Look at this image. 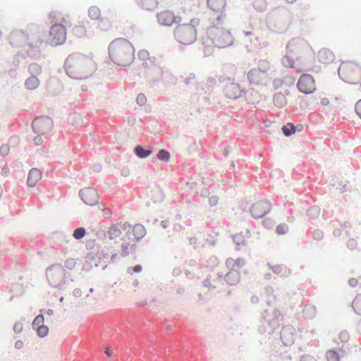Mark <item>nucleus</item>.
<instances>
[{"label":"nucleus","mask_w":361,"mask_h":361,"mask_svg":"<svg viewBox=\"0 0 361 361\" xmlns=\"http://www.w3.org/2000/svg\"><path fill=\"white\" fill-rule=\"evenodd\" d=\"M265 73L266 70L262 67L252 68L247 73V79L250 84L258 85Z\"/></svg>","instance_id":"a211bd4d"},{"label":"nucleus","mask_w":361,"mask_h":361,"mask_svg":"<svg viewBox=\"0 0 361 361\" xmlns=\"http://www.w3.org/2000/svg\"><path fill=\"white\" fill-rule=\"evenodd\" d=\"M9 44L14 47H21L29 43L27 35L21 30H13L8 36Z\"/></svg>","instance_id":"ddd939ff"},{"label":"nucleus","mask_w":361,"mask_h":361,"mask_svg":"<svg viewBox=\"0 0 361 361\" xmlns=\"http://www.w3.org/2000/svg\"><path fill=\"white\" fill-rule=\"evenodd\" d=\"M146 102H147V98H146L145 95L143 93L138 94V95L137 96V98H136L137 104L139 106H142L146 104Z\"/></svg>","instance_id":"5fc2aeb1"},{"label":"nucleus","mask_w":361,"mask_h":361,"mask_svg":"<svg viewBox=\"0 0 361 361\" xmlns=\"http://www.w3.org/2000/svg\"><path fill=\"white\" fill-rule=\"evenodd\" d=\"M342 68L343 71H355L356 69H358L361 72V67L358 63L353 61H347L345 62H343L341 65L338 68V73L341 80L346 82L344 78H342L340 74V71Z\"/></svg>","instance_id":"5701e85b"},{"label":"nucleus","mask_w":361,"mask_h":361,"mask_svg":"<svg viewBox=\"0 0 361 361\" xmlns=\"http://www.w3.org/2000/svg\"><path fill=\"white\" fill-rule=\"evenodd\" d=\"M133 234L136 239V241H140L145 235H146V229L145 228L140 224H135L132 228Z\"/></svg>","instance_id":"bb28decb"},{"label":"nucleus","mask_w":361,"mask_h":361,"mask_svg":"<svg viewBox=\"0 0 361 361\" xmlns=\"http://www.w3.org/2000/svg\"><path fill=\"white\" fill-rule=\"evenodd\" d=\"M173 35L178 42L190 45L197 39V30L196 28L187 25L186 23L179 24V26L176 27Z\"/></svg>","instance_id":"39448f33"},{"label":"nucleus","mask_w":361,"mask_h":361,"mask_svg":"<svg viewBox=\"0 0 361 361\" xmlns=\"http://www.w3.org/2000/svg\"><path fill=\"white\" fill-rule=\"evenodd\" d=\"M271 207L269 201L262 200L252 204L250 212L253 218L261 219L270 212Z\"/></svg>","instance_id":"1a4fd4ad"},{"label":"nucleus","mask_w":361,"mask_h":361,"mask_svg":"<svg viewBox=\"0 0 361 361\" xmlns=\"http://www.w3.org/2000/svg\"><path fill=\"white\" fill-rule=\"evenodd\" d=\"M138 58L142 61H146L147 59H149L150 61H152L151 58L149 57V52L145 49L139 51Z\"/></svg>","instance_id":"3c124183"},{"label":"nucleus","mask_w":361,"mask_h":361,"mask_svg":"<svg viewBox=\"0 0 361 361\" xmlns=\"http://www.w3.org/2000/svg\"><path fill=\"white\" fill-rule=\"evenodd\" d=\"M297 87L299 92L305 94H310L316 90L314 79L311 75L303 73L298 80Z\"/></svg>","instance_id":"9d476101"},{"label":"nucleus","mask_w":361,"mask_h":361,"mask_svg":"<svg viewBox=\"0 0 361 361\" xmlns=\"http://www.w3.org/2000/svg\"><path fill=\"white\" fill-rule=\"evenodd\" d=\"M280 338L284 345H290L295 341V329L291 325H287L282 328L280 332Z\"/></svg>","instance_id":"dca6fc26"},{"label":"nucleus","mask_w":361,"mask_h":361,"mask_svg":"<svg viewBox=\"0 0 361 361\" xmlns=\"http://www.w3.org/2000/svg\"><path fill=\"white\" fill-rule=\"evenodd\" d=\"M291 13L284 7L276 8L269 15V20L272 23L274 31L284 33L291 22Z\"/></svg>","instance_id":"f03ea898"},{"label":"nucleus","mask_w":361,"mask_h":361,"mask_svg":"<svg viewBox=\"0 0 361 361\" xmlns=\"http://www.w3.org/2000/svg\"><path fill=\"white\" fill-rule=\"evenodd\" d=\"M106 228V227H104V228H99L97 231L94 229L93 231H95V235H97L98 239L104 240L106 238L108 235Z\"/></svg>","instance_id":"a18cd8bd"},{"label":"nucleus","mask_w":361,"mask_h":361,"mask_svg":"<svg viewBox=\"0 0 361 361\" xmlns=\"http://www.w3.org/2000/svg\"><path fill=\"white\" fill-rule=\"evenodd\" d=\"M142 270V267L140 264H137L135 267H130L127 269V272L129 274H133V273H140Z\"/></svg>","instance_id":"603ef678"},{"label":"nucleus","mask_w":361,"mask_h":361,"mask_svg":"<svg viewBox=\"0 0 361 361\" xmlns=\"http://www.w3.org/2000/svg\"><path fill=\"white\" fill-rule=\"evenodd\" d=\"M49 35L47 39H45L46 44H49L53 47L62 44L66 38V30L63 25L61 24H54L49 29Z\"/></svg>","instance_id":"6e6552de"},{"label":"nucleus","mask_w":361,"mask_h":361,"mask_svg":"<svg viewBox=\"0 0 361 361\" xmlns=\"http://www.w3.org/2000/svg\"><path fill=\"white\" fill-rule=\"evenodd\" d=\"M320 214V209L317 205H313L309 207L307 210V216L310 218L314 219H316Z\"/></svg>","instance_id":"c9c22d12"},{"label":"nucleus","mask_w":361,"mask_h":361,"mask_svg":"<svg viewBox=\"0 0 361 361\" xmlns=\"http://www.w3.org/2000/svg\"><path fill=\"white\" fill-rule=\"evenodd\" d=\"M108 236L111 240L116 238L121 234V230L118 224H113L107 230Z\"/></svg>","instance_id":"473e14b6"},{"label":"nucleus","mask_w":361,"mask_h":361,"mask_svg":"<svg viewBox=\"0 0 361 361\" xmlns=\"http://www.w3.org/2000/svg\"><path fill=\"white\" fill-rule=\"evenodd\" d=\"M269 314L267 310H264L262 313L261 325L259 326L258 331L261 334L268 333L271 334L275 329L279 326V322L282 320V313L278 310L275 309L273 312V318L269 319Z\"/></svg>","instance_id":"20e7f679"},{"label":"nucleus","mask_w":361,"mask_h":361,"mask_svg":"<svg viewBox=\"0 0 361 361\" xmlns=\"http://www.w3.org/2000/svg\"><path fill=\"white\" fill-rule=\"evenodd\" d=\"M87 60V58L81 54H71L66 59L64 63V68L66 75L74 80H84L87 76H82L79 75L75 69L79 66L80 62Z\"/></svg>","instance_id":"423d86ee"},{"label":"nucleus","mask_w":361,"mask_h":361,"mask_svg":"<svg viewBox=\"0 0 361 361\" xmlns=\"http://www.w3.org/2000/svg\"><path fill=\"white\" fill-rule=\"evenodd\" d=\"M254 8L259 11L263 12L267 7V3L265 0H255L253 2Z\"/></svg>","instance_id":"a19ab883"},{"label":"nucleus","mask_w":361,"mask_h":361,"mask_svg":"<svg viewBox=\"0 0 361 361\" xmlns=\"http://www.w3.org/2000/svg\"><path fill=\"white\" fill-rule=\"evenodd\" d=\"M264 226L267 229H271L274 226V221L269 218H267L263 221Z\"/></svg>","instance_id":"13d9d810"},{"label":"nucleus","mask_w":361,"mask_h":361,"mask_svg":"<svg viewBox=\"0 0 361 361\" xmlns=\"http://www.w3.org/2000/svg\"><path fill=\"white\" fill-rule=\"evenodd\" d=\"M288 226L285 224H280L276 228V233L278 235H284L288 232Z\"/></svg>","instance_id":"09e8293b"},{"label":"nucleus","mask_w":361,"mask_h":361,"mask_svg":"<svg viewBox=\"0 0 361 361\" xmlns=\"http://www.w3.org/2000/svg\"><path fill=\"white\" fill-rule=\"evenodd\" d=\"M345 351L342 348H331L326 353L328 361H339L343 357Z\"/></svg>","instance_id":"a878e982"},{"label":"nucleus","mask_w":361,"mask_h":361,"mask_svg":"<svg viewBox=\"0 0 361 361\" xmlns=\"http://www.w3.org/2000/svg\"><path fill=\"white\" fill-rule=\"evenodd\" d=\"M47 280L52 287L61 288L66 282V271L60 264H52L46 270Z\"/></svg>","instance_id":"0eeeda50"},{"label":"nucleus","mask_w":361,"mask_h":361,"mask_svg":"<svg viewBox=\"0 0 361 361\" xmlns=\"http://www.w3.org/2000/svg\"><path fill=\"white\" fill-rule=\"evenodd\" d=\"M357 243L353 238H350L347 242V247L351 250H355L357 247Z\"/></svg>","instance_id":"680f3d73"},{"label":"nucleus","mask_w":361,"mask_h":361,"mask_svg":"<svg viewBox=\"0 0 361 361\" xmlns=\"http://www.w3.org/2000/svg\"><path fill=\"white\" fill-rule=\"evenodd\" d=\"M31 75L37 76L42 73V67L37 63H32L28 67Z\"/></svg>","instance_id":"4c0bfd02"},{"label":"nucleus","mask_w":361,"mask_h":361,"mask_svg":"<svg viewBox=\"0 0 361 361\" xmlns=\"http://www.w3.org/2000/svg\"><path fill=\"white\" fill-rule=\"evenodd\" d=\"M86 234V229L84 227H78L73 233V237L76 240H81Z\"/></svg>","instance_id":"79ce46f5"},{"label":"nucleus","mask_w":361,"mask_h":361,"mask_svg":"<svg viewBox=\"0 0 361 361\" xmlns=\"http://www.w3.org/2000/svg\"><path fill=\"white\" fill-rule=\"evenodd\" d=\"M273 101L275 106L278 107H283L286 105L287 100L284 94L279 92L275 93L273 96Z\"/></svg>","instance_id":"7c9ffc66"},{"label":"nucleus","mask_w":361,"mask_h":361,"mask_svg":"<svg viewBox=\"0 0 361 361\" xmlns=\"http://www.w3.org/2000/svg\"><path fill=\"white\" fill-rule=\"evenodd\" d=\"M53 121L49 116H42L34 120L32 124L33 131L37 134H44L51 130Z\"/></svg>","instance_id":"9b49d317"},{"label":"nucleus","mask_w":361,"mask_h":361,"mask_svg":"<svg viewBox=\"0 0 361 361\" xmlns=\"http://www.w3.org/2000/svg\"><path fill=\"white\" fill-rule=\"evenodd\" d=\"M233 243L236 246L244 245L246 244V240L243 233H236L232 235Z\"/></svg>","instance_id":"f704fd0d"},{"label":"nucleus","mask_w":361,"mask_h":361,"mask_svg":"<svg viewBox=\"0 0 361 361\" xmlns=\"http://www.w3.org/2000/svg\"><path fill=\"white\" fill-rule=\"evenodd\" d=\"M121 230L126 231L127 233L130 232V230H132V226L128 222H125L124 224H118Z\"/></svg>","instance_id":"0e129e2a"},{"label":"nucleus","mask_w":361,"mask_h":361,"mask_svg":"<svg viewBox=\"0 0 361 361\" xmlns=\"http://www.w3.org/2000/svg\"><path fill=\"white\" fill-rule=\"evenodd\" d=\"M39 85V79L37 76L31 75L25 82V86L27 90H35Z\"/></svg>","instance_id":"c756f323"},{"label":"nucleus","mask_w":361,"mask_h":361,"mask_svg":"<svg viewBox=\"0 0 361 361\" xmlns=\"http://www.w3.org/2000/svg\"><path fill=\"white\" fill-rule=\"evenodd\" d=\"M355 111L357 115L361 118V99L355 105Z\"/></svg>","instance_id":"338daca9"},{"label":"nucleus","mask_w":361,"mask_h":361,"mask_svg":"<svg viewBox=\"0 0 361 361\" xmlns=\"http://www.w3.org/2000/svg\"><path fill=\"white\" fill-rule=\"evenodd\" d=\"M24 32L27 35L29 41L36 42L43 44L45 42L42 35L43 31L40 27L37 24H29Z\"/></svg>","instance_id":"4468645a"},{"label":"nucleus","mask_w":361,"mask_h":361,"mask_svg":"<svg viewBox=\"0 0 361 361\" xmlns=\"http://www.w3.org/2000/svg\"><path fill=\"white\" fill-rule=\"evenodd\" d=\"M207 34L211 37L214 45L224 49L233 45L234 39L231 33L223 27L211 25L207 28Z\"/></svg>","instance_id":"7ed1b4c3"},{"label":"nucleus","mask_w":361,"mask_h":361,"mask_svg":"<svg viewBox=\"0 0 361 361\" xmlns=\"http://www.w3.org/2000/svg\"><path fill=\"white\" fill-rule=\"evenodd\" d=\"M75 261L74 259L69 258L64 262L63 268L66 267L68 269H73L75 267Z\"/></svg>","instance_id":"864d4df0"},{"label":"nucleus","mask_w":361,"mask_h":361,"mask_svg":"<svg viewBox=\"0 0 361 361\" xmlns=\"http://www.w3.org/2000/svg\"><path fill=\"white\" fill-rule=\"evenodd\" d=\"M300 361H317V360L314 357H312L310 355L305 354L301 356Z\"/></svg>","instance_id":"774afa93"},{"label":"nucleus","mask_w":361,"mask_h":361,"mask_svg":"<svg viewBox=\"0 0 361 361\" xmlns=\"http://www.w3.org/2000/svg\"><path fill=\"white\" fill-rule=\"evenodd\" d=\"M89 17L92 20H97L100 17V9L97 6H91L88 10Z\"/></svg>","instance_id":"58836bf2"},{"label":"nucleus","mask_w":361,"mask_h":361,"mask_svg":"<svg viewBox=\"0 0 361 361\" xmlns=\"http://www.w3.org/2000/svg\"><path fill=\"white\" fill-rule=\"evenodd\" d=\"M34 329L37 331V334L40 338H44L48 335L49 328L44 324H41Z\"/></svg>","instance_id":"ea45409f"},{"label":"nucleus","mask_w":361,"mask_h":361,"mask_svg":"<svg viewBox=\"0 0 361 361\" xmlns=\"http://www.w3.org/2000/svg\"><path fill=\"white\" fill-rule=\"evenodd\" d=\"M152 69L156 72V75H161L163 82L167 84H176L177 78L168 70H164L154 66Z\"/></svg>","instance_id":"f3484780"},{"label":"nucleus","mask_w":361,"mask_h":361,"mask_svg":"<svg viewBox=\"0 0 361 361\" xmlns=\"http://www.w3.org/2000/svg\"><path fill=\"white\" fill-rule=\"evenodd\" d=\"M170 157H171L170 153L169 152V151H167L165 149H161L160 150H159L158 153L157 154V159H158L159 160L164 161V162L169 161L170 159Z\"/></svg>","instance_id":"e433bc0d"},{"label":"nucleus","mask_w":361,"mask_h":361,"mask_svg":"<svg viewBox=\"0 0 361 361\" xmlns=\"http://www.w3.org/2000/svg\"><path fill=\"white\" fill-rule=\"evenodd\" d=\"M79 196L87 205L93 206L99 202V195L94 188L89 187L81 189L79 192Z\"/></svg>","instance_id":"f8f14e48"},{"label":"nucleus","mask_w":361,"mask_h":361,"mask_svg":"<svg viewBox=\"0 0 361 361\" xmlns=\"http://www.w3.org/2000/svg\"><path fill=\"white\" fill-rule=\"evenodd\" d=\"M27 46L28 47V54L30 58L34 60H39L42 57L41 49L42 44L29 41Z\"/></svg>","instance_id":"aec40b11"},{"label":"nucleus","mask_w":361,"mask_h":361,"mask_svg":"<svg viewBox=\"0 0 361 361\" xmlns=\"http://www.w3.org/2000/svg\"><path fill=\"white\" fill-rule=\"evenodd\" d=\"M243 90L240 88L239 84L230 82L225 85L224 93L226 97L231 99H237L241 97Z\"/></svg>","instance_id":"2eb2a0df"},{"label":"nucleus","mask_w":361,"mask_h":361,"mask_svg":"<svg viewBox=\"0 0 361 361\" xmlns=\"http://www.w3.org/2000/svg\"><path fill=\"white\" fill-rule=\"evenodd\" d=\"M108 51L109 59L117 66H129L134 61V47L126 38L119 37L114 39L109 44Z\"/></svg>","instance_id":"f257e3e1"},{"label":"nucleus","mask_w":361,"mask_h":361,"mask_svg":"<svg viewBox=\"0 0 361 361\" xmlns=\"http://www.w3.org/2000/svg\"><path fill=\"white\" fill-rule=\"evenodd\" d=\"M281 63L286 68H293L294 65V60L292 57L285 55L281 59Z\"/></svg>","instance_id":"37998d69"},{"label":"nucleus","mask_w":361,"mask_h":361,"mask_svg":"<svg viewBox=\"0 0 361 361\" xmlns=\"http://www.w3.org/2000/svg\"><path fill=\"white\" fill-rule=\"evenodd\" d=\"M324 233L319 229H316L312 233V238L315 240H321L323 238Z\"/></svg>","instance_id":"6e6d98bb"},{"label":"nucleus","mask_w":361,"mask_h":361,"mask_svg":"<svg viewBox=\"0 0 361 361\" xmlns=\"http://www.w3.org/2000/svg\"><path fill=\"white\" fill-rule=\"evenodd\" d=\"M245 264V260L243 258L239 257L236 259L234 262V264H233V267H236L238 268H240L243 266H244Z\"/></svg>","instance_id":"e2e57ef3"},{"label":"nucleus","mask_w":361,"mask_h":361,"mask_svg":"<svg viewBox=\"0 0 361 361\" xmlns=\"http://www.w3.org/2000/svg\"><path fill=\"white\" fill-rule=\"evenodd\" d=\"M146 77L149 83V87H151V88L154 87L155 85V83L160 80L159 75H157V77H154L152 75V74H150L149 73H147Z\"/></svg>","instance_id":"49530a36"},{"label":"nucleus","mask_w":361,"mask_h":361,"mask_svg":"<svg viewBox=\"0 0 361 361\" xmlns=\"http://www.w3.org/2000/svg\"><path fill=\"white\" fill-rule=\"evenodd\" d=\"M10 150L9 145L7 144H3L0 147V154L1 156L5 157L8 154Z\"/></svg>","instance_id":"4d7b16f0"},{"label":"nucleus","mask_w":361,"mask_h":361,"mask_svg":"<svg viewBox=\"0 0 361 361\" xmlns=\"http://www.w3.org/2000/svg\"><path fill=\"white\" fill-rule=\"evenodd\" d=\"M53 237L54 238H59L60 239L59 243H62L63 241L68 243V240L66 239V236L65 235V234L63 233L56 232V233H54Z\"/></svg>","instance_id":"052dcab7"},{"label":"nucleus","mask_w":361,"mask_h":361,"mask_svg":"<svg viewBox=\"0 0 361 361\" xmlns=\"http://www.w3.org/2000/svg\"><path fill=\"white\" fill-rule=\"evenodd\" d=\"M96 257L99 259V260L107 259L109 257V252L108 250H98Z\"/></svg>","instance_id":"8fccbe9b"},{"label":"nucleus","mask_w":361,"mask_h":361,"mask_svg":"<svg viewBox=\"0 0 361 361\" xmlns=\"http://www.w3.org/2000/svg\"><path fill=\"white\" fill-rule=\"evenodd\" d=\"M122 254L121 256L125 257L129 255V244L128 243H123L121 245Z\"/></svg>","instance_id":"bf43d9fd"},{"label":"nucleus","mask_w":361,"mask_h":361,"mask_svg":"<svg viewBox=\"0 0 361 361\" xmlns=\"http://www.w3.org/2000/svg\"><path fill=\"white\" fill-rule=\"evenodd\" d=\"M159 23L161 25L171 26L175 20V15L169 11H162L157 14Z\"/></svg>","instance_id":"6ab92c4d"},{"label":"nucleus","mask_w":361,"mask_h":361,"mask_svg":"<svg viewBox=\"0 0 361 361\" xmlns=\"http://www.w3.org/2000/svg\"><path fill=\"white\" fill-rule=\"evenodd\" d=\"M151 199L154 203H161L165 199L163 191L159 188H155L151 190Z\"/></svg>","instance_id":"cd10ccee"},{"label":"nucleus","mask_w":361,"mask_h":361,"mask_svg":"<svg viewBox=\"0 0 361 361\" xmlns=\"http://www.w3.org/2000/svg\"><path fill=\"white\" fill-rule=\"evenodd\" d=\"M138 4L143 8L147 11H152L157 7V0H137Z\"/></svg>","instance_id":"c85d7f7f"},{"label":"nucleus","mask_w":361,"mask_h":361,"mask_svg":"<svg viewBox=\"0 0 361 361\" xmlns=\"http://www.w3.org/2000/svg\"><path fill=\"white\" fill-rule=\"evenodd\" d=\"M44 317L43 314H38L32 322V327L35 328L41 324H44Z\"/></svg>","instance_id":"de8ad7c7"},{"label":"nucleus","mask_w":361,"mask_h":361,"mask_svg":"<svg viewBox=\"0 0 361 361\" xmlns=\"http://www.w3.org/2000/svg\"><path fill=\"white\" fill-rule=\"evenodd\" d=\"M42 178V172L36 169L32 168L28 173L27 183V185L30 188H33L36 185L37 182L40 180Z\"/></svg>","instance_id":"4be33fe9"},{"label":"nucleus","mask_w":361,"mask_h":361,"mask_svg":"<svg viewBox=\"0 0 361 361\" xmlns=\"http://www.w3.org/2000/svg\"><path fill=\"white\" fill-rule=\"evenodd\" d=\"M240 278V272L232 267L231 269L225 275L224 280L230 286H234L239 283Z\"/></svg>","instance_id":"b1692460"},{"label":"nucleus","mask_w":361,"mask_h":361,"mask_svg":"<svg viewBox=\"0 0 361 361\" xmlns=\"http://www.w3.org/2000/svg\"><path fill=\"white\" fill-rule=\"evenodd\" d=\"M335 59L334 53L329 49H321L318 52V59L320 63L329 64Z\"/></svg>","instance_id":"412c9836"},{"label":"nucleus","mask_w":361,"mask_h":361,"mask_svg":"<svg viewBox=\"0 0 361 361\" xmlns=\"http://www.w3.org/2000/svg\"><path fill=\"white\" fill-rule=\"evenodd\" d=\"M85 32L86 30L83 25H76L73 28V34L78 37L84 36Z\"/></svg>","instance_id":"c03bdc74"},{"label":"nucleus","mask_w":361,"mask_h":361,"mask_svg":"<svg viewBox=\"0 0 361 361\" xmlns=\"http://www.w3.org/2000/svg\"><path fill=\"white\" fill-rule=\"evenodd\" d=\"M23 329V325L21 322H17L13 326V331L15 333H20Z\"/></svg>","instance_id":"69168bd1"},{"label":"nucleus","mask_w":361,"mask_h":361,"mask_svg":"<svg viewBox=\"0 0 361 361\" xmlns=\"http://www.w3.org/2000/svg\"><path fill=\"white\" fill-rule=\"evenodd\" d=\"M135 154L140 159H145L153 152V147L147 146L146 147L137 145L133 149Z\"/></svg>","instance_id":"393cba45"},{"label":"nucleus","mask_w":361,"mask_h":361,"mask_svg":"<svg viewBox=\"0 0 361 361\" xmlns=\"http://www.w3.org/2000/svg\"><path fill=\"white\" fill-rule=\"evenodd\" d=\"M281 130L286 137H290L296 132V127L293 123L289 122L282 126Z\"/></svg>","instance_id":"2f4dec72"},{"label":"nucleus","mask_w":361,"mask_h":361,"mask_svg":"<svg viewBox=\"0 0 361 361\" xmlns=\"http://www.w3.org/2000/svg\"><path fill=\"white\" fill-rule=\"evenodd\" d=\"M225 4V0H207V5L212 10H218Z\"/></svg>","instance_id":"72a5a7b5"}]
</instances>
